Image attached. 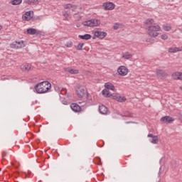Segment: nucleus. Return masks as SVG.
I'll return each mask as SVG.
<instances>
[{"label": "nucleus", "mask_w": 182, "mask_h": 182, "mask_svg": "<svg viewBox=\"0 0 182 182\" xmlns=\"http://www.w3.org/2000/svg\"><path fill=\"white\" fill-rule=\"evenodd\" d=\"M83 46H85V43H78V45L76 47L77 50H82Z\"/></svg>", "instance_id": "obj_27"}, {"label": "nucleus", "mask_w": 182, "mask_h": 182, "mask_svg": "<svg viewBox=\"0 0 182 182\" xmlns=\"http://www.w3.org/2000/svg\"><path fill=\"white\" fill-rule=\"evenodd\" d=\"M168 38V36H167V34H162L161 39H163L164 41H166Z\"/></svg>", "instance_id": "obj_30"}, {"label": "nucleus", "mask_w": 182, "mask_h": 182, "mask_svg": "<svg viewBox=\"0 0 182 182\" xmlns=\"http://www.w3.org/2000/svg\"><path fill=\"white\" fill-rule=\"evenodd\" d=\"M76 26H77V28H80V26L79 24H77Z\"/></svg>", "instance_id": "obj_34"}, {"label": "nucleus", "mask_w": 182, "mask_h": 182, "mask_svg": "<svg viewBox=\"0 0 182 182\" xmlns=\"http://www.w3.org/2000/svg\"><path fill=\"white\" fill-rule=\"evenodd\" d=\"M78 38L83 41H89V39H92V36L90 34L79 35Z\"/></svg>", "instance_id": "obj_18"}, {"label": "nucleus", "mask_w": 182, "mask_h": 182, "mask_svg": "<svg viewBox=\"0 0 182 182\" xmlns=\"http://www.w3.org/2000/svg\"><path fill=\"white\" fill-rule=\"evenodd\" d=\"M2 29V26H0V31Z\"/></svg>", "instance_id": "obj_35"}, {"label": "nucleus", "mask_w": 182, "mask_h": 182, "mask_svg": "<svg viewBox=\"0 0 182 182\" xmlns=\"http://www.w3.org/2000/svg\"><path fill=\"white\" fill-rule=\"evenodd\" d=\"M151 143L153 144H157V143H159V137L157 136H154L151 141Z\"/></svg>", "instance_id": "obj_26"}, {"label": "nucleus", "mask_w": 182, "mask_h": 182, "mask_svg": "<svg viewBox=\"0 0 182 182\" xmlns=\"http://www.w3.org/2000/svg\"><path fill=\"white\" fill-rule=\"evenodd\" d=\"M180 90H182V85L180 87Z\"/></svg>", "instance_id": "obj_36"}, {"label": "nucleus", "mask_w": 182, "mask_h": 182, "mask_svg": "<svg viewBox=\"0 0 182 182\" xmlns=\"http://www.w3.org/2000/svg\"><path fill=\"white\" fill-rule=\"evenodd\" d=\"M66 1H72V0H66Z\"/></svg>", "instance_id": "obj_37"}, {"label": "nucleus", "mask_w": 182, "mask_h": 182, "mask_svg": "<svg viewBox=\"0 0 182 182\" xmlns=\"http://www.w3.org/2000/svg\"><path fill=\"white\" fill-rule=\"evenodd\" d=\"M70 108L73 112H75V113H77L82 110V108L80 107V106H79V105L76 103H73L70 105Z\"/></svg>", "instance_id": "obj_12"}, {"label": "nucleus", "mask_w": 182, "mask_h": 182, "mask_svg": "<svg viewBox=\"0 0 182 182\" xmlns=\"http://www.w3.org/2000/svg\"><path fill=\"white\" fill-rule=\"evenodd\" d=\"M52 87V85L48 81H43L35 86V90L38 93H46Z\"/></svg>", "instance_id": "obj_3"}, {"label": "nucleus", "mask_w": 182, "mask_h": 182, "mask_svg": "<svg viewBox=\"0 0 182 182\" xmlns=\"http://www.w3.org/2000/svg\"><path fill=\"white\" fill-rule=\"evenodd\" d=\"M65 46L67 48H72V46H73V43H72V41H70L65 44Z\"/></svg>", "instance_id": "obj_29"}, {"label": "nucleus", "mask_w": 182, "mask_h": 182, "mask_svg": "<svg viewBox=\"0 0 182 182\" xmlns=\"http://www.w3.org/2000/svg\"><path fill=\"white\" fill-rule=\"evenodd\" d=\"M106 36H107V33L105 31H95L92 39H96V38H98L99 39H105Z\"/></svg>", "instance_id": "obj_7"}, {"label": "nucleus", "mask_w": 182, "mask_h": 182, "mask_svg": "<svg viewBox=\"0 0 182 182\" xmlns=\"http://www.w3.org/2000/svg\"><path fill=\"white\" fill-rule=\"evenodd\" d=\"M21 69L24 70V72H29V70L33 69V67L31 64H26L21 66Z\"/></svg>", "instance_id": "obj_16"}, {"label": "nucleus", "mask_w": 182, "mask_h": 182, "mask_svg": "<svg viewBox=\"0 0 182 182\" xmlns=\"http://www.w3.org/2000/svg\"><path fill=\"white\" fill-rule=\"evenodd\" d=\"M10 4H11V5H19L22 4V0H12Z\"/></svg>", "instance_id": "obj_25"}, {"label": "nucleus", "mask_w": 182, "mask_h": 182, "mask_svg": "<svg viewBox=\"0 0 182 182\" xmlns=\"http://www.w3.org/2000/svg\"><path fill=\"white\" fill-rule=\"evenodd\" d=\"M172 78L174 80H182V73L181 72H175L172 74Z\"/></svg>", "instance_id": "obj_11"}, {"label": "nucleus", "mask_w": 182, "mask_h": 182, "mask_svg": "<svg viewBox=\"0 0 182 182\" xmlns=\"http://www.w3.org/2000/svg\"><path fill=\"white\" fill-rule=\"evenodd\" d=\"M105 90H103L102 93L105 97H112L114 100L117 102H120L121 103L123 102H126V97H122L120 94H112L109 90H115L114 85L111 82H107L105 84Z\"/></svg>", "instance_id": "obj_1"}, {"label": "nucleus", "mask_w": 182, "mask_h": 182, "mask_svg": "<svg viewBox=\"0 0 182 182\" xmlns=\"http://www.w3.org/2000/svg\"><path fill=\"white\" fill-rule=\"evenodd\" d=\"M27 33H28V35H36V29H35V28H28V29H27Z\"/></svg>", "instance_id": "obj_24"}, {"label": "nucleus", "mask_w": 182, "mask_h": 182, "mask_svg": "<svg viewBox=\"0 0 182 182\" xmlns=\"http://www.w3.org/2000/svg\"><path fill=\"white\" fill-rule=\"evenodd\" d=\"M65 9H72V11H76V6H73L70 4H66L65 6Z\"/></svg>", "instance_id": "obj_22"}, {"label": "nucleus", "mask_w": 182, "mask_h": 182, "mask_svg": "<svg viewBox=\"0 0 182 182\" xmlns=\"http://www.w3.org/2000/svg\"><path fill=\"white\" fill-rule=\"evenodd\" d=\"M63 16H65V18L66 19H68V16H69V14L67 11H64L63 12Z\"/></svg>", "instance_id": "obj_31"}, {"label": "nucleus", "mask_w": 182, "mask_h": 182, "mask_svg": "<svg viewBox=\"0 0 182 182\" xmlns=\"http://www.w3.org/2000/svg\"><path fill=\"white\" fill-rule=\"evenodd\" d=\"M101 22L100 20L99 19H96V18H93L87 21H85L83 23V25H85V26H99L100 25Z\"/></svg>", "instance_id": "obj_4"}, {"label": "nucleus", "mask_w": 182, "mask_h": 182, "mask_svg": "<svg viewBox=\"0 0 182 182\" xmlns=\"http://www.w3.org/2000/svg\"><path fill=\"white\" fill-rule=\"evenodd\" d=\"M119 28H120V23H116L113 26V28L114 29V31H117Z\"/></svg>", "instance_id": "obj_28"}, {"label": "nucleus", "mask_w": 182, "mask_h": 182, "mask_svg": "<svg viewBox=\"0 0 182 182\" xmlns=\"http://www.w3.org/2000/svg\"><path fill=\"white\" fill-rule=\"evenodd\" d=\"M179 120L182 122V116L179 117Z\"/></svg>", "instance_id": "obj_33"}, {"label": "nucleus", "mask_w": 182, "mask_h": 182, "mask_svg": "<svg viewBox=\"0 0 182 182\" xmlns=\"http://www.w3.org/2000/svg\"><path fill=\"white\" fill-rule=\"evenodd\" d=\"M145 26L148 30V35L151 38H156L159 36V31L161 29L160 26L154 23V20L149 18L146 21Z\"/></svg>", "instance_id": "obj_2"}, {"label": "nucleus", "mask_w": 182, "mask_h": 182, "mask_svg": "<svg viewBox=\"0 0 182 182\" xmlns=\"http://www.w3.org/2000/svg\"><path fill=\"white\" fill-rule=\"evenodd\" d=\"M164 31H166V32H168L171 31V25L170 24H164L162 26Z\"/></svg>", "instance_id": "obj_21"}, {"label": "nucleus", "mask_w": 182, "mask_h": 182, "mask_svg": "<svg viewBox=\"0 0 182 182\" xmlns=\"http://www.w3.org/2000/svg\"><path fill=\"white\" fill-rule=\"evenodd\" d=\"M99 112H100V113H101V114H107V112H109V110L107 109L106 106L100 105L99 106Z\"/></svg>", "instance_id": "obj_15"}, {"label": "nucleus", "mask_w": 182, "mask_h": 182, "mask_svg": "<svg viewBox=\"0 0 182 182\" xmlns=\"http://www.w3.org/2000/svg\"><path fill=\"white\" fill-rule=\"evenodd\" d=\"M24 3L28 4V5H38V4H39V1L38 0H25Z\"/></svg>", "instance_id": "obj_19"}, {"label": "nucleus", "mask_w": 182, "mask_h": 182, "mask_svg": "<svg viewBox=\"0 0 182 182\" xmlns=\"http://www.w3.org/2000/svg\"><path fill=\"white\" fill-rule=\"evenodd\" d=\"M87 93V91H86L85 87H83L82 86H78L77 87L76 94L78 96V97L80 98L85 97Z\"/></svg>", "instance_id": "obj_6"}, {"label": "nucleus", "mask_w": 182, "mask_h": 182, "mask_svg": "<svg viewBox=\"0 0 182 182\" xmlns=\"http://www.w3.org/2000/svg\"><path fill=\"white\" fill-rule=\"evenodd\" d=\"M33 18V11H27L23 16V19L24 21H31Z\"/></svg>", "instance_id": "obj_10"}, {"label": "nucleus", "mask_w": 182, "mask_h": 182, "mask_svg": "<svg viewBox=\"0 0 182 182\" xmlns=\"http://www.w3.org/2000/svg\"><path fill=\"white\" fill-rule=\"evenodd\" d=\"M180 50H181L177 47L168 48V52L170 53H176V52H180Z\"/></svg>", "instance_id": "obj_20"}, {"label": "nucleus", "mask_w": 182, "mask_h": 182, "mask_svg": "<svg viewBox=\"0 0 182 182\" xmlns=\"http://www.w3.org/2000/svg\"><path fill=\"white\" fill-rule=\"evenodd\" d=\"M161 122H164V123H171L174 122V118L170 116H165L161 118Z\"/></svg>", "instance_id": "obj_13"}, {"label": "nucleus", "mask_w": 182, "mask_h": 182, "mask_svg": "<svg viewBox=\"0 0 182 182\" xmlns=\"http://www.w3.org/2000/svg\"><path fill=\"white\" fill-rule=\"evenodd\" d=\"M103 6L105 11H113L114 9V4L112 2L104 3Z\"/></svg>", "instance_id": "obj_9"}, {"label": "nucleus", "mask_w": 182, "mask_h": 182, "mask_svg": "<svg viewBox=\"0 0 182 182\" xmlns=\"http://www.w3.org/2000/svg\"><path fill=\"white\" fill-rule=\"evenodd\" d=\"M154 135H153L152 134H148V137H152V139L153 138H154Z\"/></svg>", "instance_id": "obj_32"}, {"label": "nucleus", "mask_w": 182, "mask_h": 182, "mask_svg": "<svg viewBox=\"0 0 182 182\" xmlns=\"http://www.w3.org/2000/svg\"><path fill=\"white\" fill-rule=\"evenodd\" d=\"M117 72L121 76H126L129 73V70L125 66H120L117 69Z\"/></svg>", "instance_id": "obj_8"}, {"label": "nucleus", "mask_w": 182, "mask_h": 182, "mask_svg": "<svg viewBox=\"0 0 182 182\" xmlns=\"http://www.w3.org/2000/svg\"><path fill=\"white\" fill-rule=\"evenodd\" d=\"M11 49H21V48H25V43L23 41H14L10 45Z\"/></svg>", "instance_id": "obj_5"}, {"label": "nucleus", "mask_w": 182, "mask_h": 182, "mask_svg": "<svg viewBox=\"0 0 182 182\" xmlns=\"http://www.w3.org/2000/svg\"><path fill=\"white\" fill-rule=\"evenodd\" d=\"M156 75H157V76H159V77H161L162 79H166V77H167L166 73L162 70H157Z\"/></svg>", "instance_id": "obj_14"}, {"label": "nucleus", "mask_w": 182, "mask_h": 182, "mask_svg": "<svg viewBox=\"0 0 182 182\" xmlns=\"http://www.w3.org/2000/svg\"><path fill=\"white\" fill-rule=\"evenodd\" d=\"M132 57V54L129 53V52L122 53V58L124 59H131Z\"/></svg>", "instance_id": "obj_23"}, {"label": "nucleus", "mask_w": 182, "mask_h": 182, "mask_svg": "<svg viewBox=\"0 0 182 182\" xmlns=\"http://www.w3.org/2000/svg\"><path fill=\"white\" fill-rule=\"evenodd\" d=\"M65 72H68V73H70L71 75H77L79 73V70L73 69L70 68H65Z\"/></svg>", "instance_id": "obj_17"}]
</instances>
